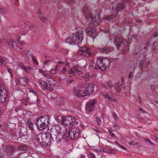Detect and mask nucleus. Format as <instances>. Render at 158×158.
Instances as JSON below:
<instances>
[{
  "mask_svg": "<svg viewBox=\"0 0 158 158\" xmlns=\"http://www.w3.org/2000/svg\"><path fill=\"white\" fill-rule=\"evenodd\" d=\"M50 131V137L55 139L57 142H60L62 139L66 141L69 139L66 127L60 128L58 125L53 127Z\"/></svg>",
  "mask_w": 158,
  "mask_h": 158,
  "instance_id": "nucleus-1",
  "label": "nucleus"
},
{
  "mask_svg": "<svg viewBox=\"0 0 158 158\" xmlns=\"http://www.w3.org/2000/svg\"><path fill=\"white\" fill-rule=\"evenodd\" d=\"M94 87V85L92 84L86 85L83 88L74 87L73 89V94L76 97L82 98L93 94Z\"/></svg>",
  "mask_w": 158,
  "mask_h": 158,
  "instance_id": "nucleus-2",
  "label": "nucleus"
},
{
  "mask_svg": "<svg viewBox=\"0 0 158 158\" xmlns=\"http://www.w3.org/2000/svg\"><path fill=\"white\" fill-rule=\"evenodd\" d=\"M85 18L90 20V22L89 23L90 25L97 26L99 24L100 15L99 14L95 13L94 16L92 15L91 12L89 9V7L88 6H84L83 9Z\"/></svg>",
  "mask_w": 158,
  "mask_h": 158,
  "instance_id": "nucleus-3",
  "label": "nucleus"
},
{
  "mask_svg": "<svg viewBox=\"0 0 158 158\" xmlns=\"http://www.w3.org/2000/svg\"><path fill=\"white\" fill-rule=\"evenodd\" d=\"M110 60L107 58L98 57L96 60L95 65L93 66L95 69L105 71L108 69L110 64Z\"/></svg>",
  "mask_w": 158,
  "mask_h": 158,
  "instance_id": "nucleus-4",
  "label": "nucleus"
},
{
  "mask_svg": "<svg viewBox=\"0 0 158 158\" xmlns=\"http://www.w3.org/2000/svg\"><path fill=\"white\" fill-rule=\"evenodd\" d=\"M132 38L136 40V37L134 35L132 37L130 36L128 38V43L126 40L122 37L118 36H115L114 38V43L118 48H119L121 44H123L125 48L123 50L125 52H127L129 50V45Z\"/></svg>",
  "mask_w": 158,
  "mask_h": 158,
  "instance_id": "nucleus-5",
  "label": "nucleus"
},
{
  "mask_svg": "<svg viewBox=\"0 0 158 158\" xmlns=\"http://www.w3.org/2000/svg\"><path fill=\"white\" fill-rule=\"evenodd\" d=\"M84 37L82 30H79L70 35L66 39L67 43L70 44H77L81 42Z\"/></svg>",
  "mask_w": 158,
  "mask_h": 158,
  "instance_id": "nucleus-6",
  "label": "nucleus"
},
{
  "mask_svg": "<svg viewBox=\"0 0 158 158\" xmlns=\"http://www.w3.org/2000/svg\"><path fill=\"white\" fill-rule=\"evenodd\" d=\"M49 116L47 115L38 118L36 123L38 127L41 130L45 129L49 124Z\"/></svg>",
  "mask_w": 158,
  "mask_h": 158,
  "instance_id": "nucleus-7",
  "label": "nucleus"
},
{
  "mask_svg": "<svg viewBox=\"0 0 158 158\" xmlns=\"http://www.w3.org/2000/svg\"><path fill=\"white\" fill-rule=\"evenodd\" d=\"M79 53L86 56H93L95 55V52L94 50L85 46L82 47L79 49Z\"/></svg>",
  "mask_w": 158,
  "mask_h": 158,
  "instance_id": "nucleus-8",
  "label": "nucleus"
},
{
  "mask_svg": "<svg viewBox=\"0 0 158 158\" xmlns=\"http://www.w3.org/2000/svg\"><path fill=\"white\" fill-rule=\"evenodd\" d=\"M68 138L69 137L72 139H77L80 136L79 131L78 129L73 128L70 129L68 135Z\"/></svg>",
  "mask_w": 158,
  "mask_h": 158,
  "instance_id": "nucleus-9",
  "label": "nucleus"
},
{
  "mask_svg": "<svg viewBox=\"0 0 158 158\" xmlns=\"http://www.w3.org/2000/svg\"><path fill=\"white\" fill-rule=\"evenodd\" d=\"M39 135H40V144H47L51 141L50 133L49 134L46 133L45 132H41L40 133V134Z\"/></svg>",
  "mask_w": 158,
  "mask_h": 158,
  "instance_id": "nucleus-10",
  "label": "nucleus"
},
{
  "mask_svg": "<svg viewBox=\"0 0 158 158\" xmlns=\"http://www.w3.org/2000/svg\"><path fill=\"white\" fill-rule=\"evenodd\" d=\"M126 8V5L123 2H120L118 3L116 6L114 8L112 7L113 12H114L117 15L119 12H122L125 10Z\"/></svg>",
  "mask_w": 158,
  "mask_h": 158,
  "instance_id": "nucleus-11",
  "label": "nucleus"
},
{
  "mask_svg": "<svg viewBox=\"0 0 158 158\" xmlns=\"http://www.w3.org/2000/svg\"><path fill=\"white\" fill-rule=\"evenodd\" d=\"M85 32L88 35L90 36L93 39L96 37V32L94 28L88 27L87 28Z\"/></svg>",
  "mask_w": 158,
  "mask_h": 158,
  "instance_id": "nucleus-12",
  "label": "nucleus"
},
{
  "mask_svg": "<svg viewBox=\"0 0 158 158\" xmlns=\"http://www.w3.org/2000/svg\"><path fill=\"white\" fill-rule=\"evenodd\" d=\"M98 49L101 53L106 54L112 52L114 50L113 48L106 46L103 48H98Z\"/></svg>",
  "mask_w": 158,
  "mask_h": 158,
  "instance_id": "nucleus-13",
  "label": "nucleus"
},
{
  "mask_svg": "<svg viewBox=\"0 0 158 158\" xmlns=\"http://www.w3.org/2000/svg\"><path fill=\"white\" fill-rule=\"evenodd\" d=\"M97 101L95 99L90 100L89 102L87 103L86 106V109L88 111H90L94 110V106L96 103Z\"/></svg>",
  "mask_w": 158,
  "mask_h": 158,
  "instance_id": "nucleus-14",
  "label": "nucleus"
},
{
  "mask_svg": "<svg viewBox=\"0 0 158 158\" xmlns=\"http://www.w3.org/2000/svg\"><path fill=\"white\" fill-rule=\"evenodd\" d=\"M15 150V148L14 146L11 145H9L6 147L5 152L6 153H10L14 152Z\"/></svg>",
  "mask_w": 158,
  "mask_h": 158,
  "instance_id": "nucleus-15",
  "label": "nucleus"
},
{
  "mask_svg": "<svg viewBox=\"0 0 158 158\" xmlns=\"http://www.w3.org/2000/svg\"><path fill=\"white\" fill-rule=\"evenodd\" d=\"M41 89L43 90H45L47 89L48 84L42 80H40L38 81Z\"/></svg>",
  "mask_w": 158,
  "mask_h": 158,
  "instance_id": "nucleus-16",
  "label": "nucleus"
},
{
  "mask_svg": "<svg viewBox=\"0 0 158 158\" xmlns=\"http://www.w3.org/2000/svg\"><path fill=\"white\" fill-rule=\"evenodd\" d=\"M7 97V93L6 89H0V99H6Z\"/></svg>",
  "mask_w": 158,
  "mask_h": 158,
  "instance_id": "nucleus-17",
  "label": "nucleus"
},
{
  "mask_svg": "<svg viewBox=\"0 0 158 158\" xmlns=\"http://www.w3.org/2000/svg\"><path fill=\"white\" fill-rule=\"evenodd\" d=\"M69 127H72L75 124H77L76 122V119L75 117L73 116H69Z\"/></svg>",
  "mask_w": 158,
  "mask_h": 158,
  "instance_id": "nucleus-18",
  "label": "nucleus"
},
{
  "mask_svg": "<svg viewBox=\"0 0 158 158\" xmlns=\"http://www.w3.org/2000/svg\"><path fill=\"white\" fill-rule=\"evenodd\" d=\"M48 85L50 86H54L56 85L57 81L50 77L47 78Z\"/></svg>",
  "mask_w": 158,
  "mask_h": 158,
  "instance_id": "nucleus-19",
  "label": "nucleus"
},
{
  "mask_svg": "<svg viewBox=\"0 0 158 158\" xmlns=\"http://www.w3.org/2000/svg\"><path fill=\"white\" fill-rule=\"evenodd\" d=\"M114 14H113L112 15H108L104 17V19L105 20H113L114 19H115L116 16L117 15L115 14L114 12H113Z\"/></svg>",
  "mask_w": 158,
  "mask_h": 158,
  "instance_id": "nucleus-20",
  "label": "nucleus"
},
{
  "mask_svg": "<svg viewBox=\"0 0 158 158\" xmlns=\"http://www.w3.org/2000/svg\"><path fill=\"white\" fill-rule=\"evenodd\" d=\"M76 67L78 68L77 65L76 66V67L73 66V68L69 71V73L70 74H73L74 75L77 74V72H79L80 71L78 70V69H77Z\"/></svg>",
  "mask_w": 158,
  "mask_h": 158,
  "instance_id": "nucleus-21",
  "label": "nucleus"
},
{
  "mask_svg": "<svg viewBox=\"0 0 158 158\" xmlns=\"http://www.w3.org/2000/svg\"><path fill=\"white\" fill-rule=\"evenodd\" d=\"M101 85L102 86L106 89H107L109 87L111 88L113 86V84L110 81H108L106 84L102 83Z\"/></svg>",
  "mask_w": 158,
  "mask_h": 158,
  "instance_id": "nucleus-22",
  "label": "nucleus"
},
{
  "mask_svg": "<svg viewBox=\"0 0 158 158\" xmlns=\"http://www.w3.org/2000/svg\"><path fill=\"white\" fill-rule=\"evenodd\" d=\"M63 123L67 127H69V116H67L64 117Z\"/></svg>",
  "mask_w": 158,
  "mask_h": 158,
  "instance_id": "nucleus-23",
  "label": "nucleus"
},
{
  "mask_svg": "<svg viewBox=\"0 0 158 158\" xmlns=\"http://www.w3.org/2000/svg\"><path fill=\"white\" fill-rule=\"evenodd\" d=\"M54 102L56 103V105L60 106L64 103L63 99H54Z\"/></svg>",
  "mask_w": 158,
  "mask_h": 158,
  "instance_id": "nucleus-24",
  "label": "nucleus"
},
{
  "mask_svg": "<svg viewBox=\"0 0 158 158\" xmlns=\"http://www.w3.org/2000/svg\"><path fill=\"white\" fill-rule=\"evenodd\" d=\"M19 148L20 150L27 151L28 148V147L24 144L19 146Z\"/></svg>",
  "mask_w": 158,
  "mask_h": 158,
  "instance_id": "nucleus-25",
  "label": "nucleus"
},
{
  "mask_svg": "<svg viewBox=\"0 0 158 158\" xmlns=\"http://www.w3.org/2000/svg\"><path fill=\"white\" fill-rule=\"evenodd\" d=\"M7 43L8 45L11 47H13L16 45V43L12 40H8L7 41Z\"/></svg>",
  "mask_w": 158,
  "mask_h": 158,
  "instance_id": "nucleus-26",
  "label": "nucleus"
},
{
  "mask_svg": "<svg viewBox=\"0 0 158 158\" xmlns=\"http://www.w3.org/2000/svg\"><path fill=\"white\" fill-rule=\"evenodd\" d=\"M64 118V117L61 115H59L56 118V121L58 123H63Z\"/></svg>",
  "mask_w": 158,
  "mask_h": 158,
  "instance_id": "nucleus-27",
  "label": "nucleus"
},
{
  "mask_svg": "<svg viewBox=\"0 0 158 158\" xmlns=\"http://www.w3.org/2000/svg\"><path fill=\"white\" fill-rule=\"evenodd\" d=\"M39 19L40 21L44 23H46L48 21V19L43 15H40L39 17Z\"/></svg>",
  "mask_w": 158,
  "mask_h": 158,
  "instance_id": "nucleus-28",
  "label": "nucleus"
},
{
  "mask_svg": "<svg viewBox=\"0 0 158 158\" xmlns=\"http://www.w3.org/2000/svg\"><path fill=\"white\" fill-rule=\"evenodd\" d=\"M129 144L130 145L133 146H137L138 147H140L141 144L138 142L135 143L134 141H131L129 143Z\"/></svg>",
  "mask_w": 158,
  "mask_h": 158,
  "instance_id": "nucleus-29",
  "label": "nucleus"
},
{
  "mask_svg": "<svg viewBox=\"0 0 158 158\" xmlns=\"http://www.w3.org/2000/svg\"><path fill=\"white\" fill-rule=\"evenodd\" d=\"M17 65L20 67V69L23 70L25 72H27L26 68L22 64L18 63L17 64Z\"/></svg>",
  "mask_w": 158,
  "mask_h": 158,
  "instance_id": "nucleus-30",
  "label": "nucleus"
},
{
  "mask_svg": "<svg viewBox=\"0 0 158 158\" xmlns=\"http://www.w3.org/2000/svg\"><path fill=\"white\" fill-rule=\"evenodd\" d=\"M114 87L118 92H119L120 91L121 89L120 86V83H116Z\"/></svg>",
  "mask_w": 158,
  "mask_h": 158,
  "instance_id": "nucleus-31",
  "label": "nucleus"
},
{
  "mask_svg": "<svg viewBox=\"0 0 158 158\" xmlns=\"http://www.w3.org/2000/svg\"><path fill=\"white\" fill-rule=\"evenodd\" d=\"M25 139L26 140H29L30 139H32L33 138L31 137V135L29 134H27L25 135Z\"/></svg>",
  "mask_w": 158,
  "mask_h": 158,
  "instance_id": "nucleus-32",
  "label": "nucleus"
},
{
  "mask_svg": "<svg viewBox=\"0 0 158 158\" xmlns=\"http://www.w3.org/2000/svg\"><path fill=\"white\" fill-rule=\"evenodd\" d=\"M102 95L103 96V98L107 99H112V98H110L109 95L107 93H102Z\"/></svg>",
  "mask_w": 158,
  "mask_h": 158,
  "instance_id": "nucleus-33",
  "label": "nucleus"
},
{
  "mask_svg": "<svg viewBox=\"0 0 158 158\" xmlns=\"http://www.w3.org/2000/svg\"><path fill=\"white\" fill-rule=\"evenodd\" d=\"M22 103L23 104L27 105L29 104L28 99H22Z\"/></svg>",
  "mask_w": 158,
  "mask_h": 158,
  "instance_id": "nucleus-34",
  "label": "nucleus"
},
{
  "mask_svg": "<svg viewBox=\"0 0 158 158\" xmlns=\"http://www.w3.org/2000/svg\"><path fill=\"white\" fill-rule=\"evenodd\" d=\"M0 63L3 65H5L6 64V62L2 58V57L1 56H0Z\"/></svg>",
  "mask_w": 158,
  "mask_h": 158,
  "instance_id": "nucleus-35",
  "label": "nucleus"
},
{
  "mask_svg": "<svg viewBox=\"0 0 158 158\" xmlns=\"http://www.w3.org/2000/svg\"><path fill=\"white\" fill-rule=\"evenodd\" d=\"M90 77L89 74L88 73H86L84 75V78L85 81L88 80Z\"/></svg>",
  "mask_w": 158,
  "mask_h": 158,
  "instance_id": "nucleus-36",
  "label": "nucleus"
},
{
  "mask_svg": "<svg viewBox=\"0 0 158 158\" xmlns=\"http://www.w3.org/2000/svg\"><path fill=\"white\" fill-rule=\"evenodd\" d=\"M57 70V67H56L54 68H53L51 71L50 73L52 74H55L56 73Z\"/></svg>",
  "mask_w": 158,
  "mask_h": 158,
  "instance_id": "nucleus-37",
  "label": "nucleus"
},
{
  "mask_svg": "<svg viewBox=\"0 0 158 158\" xmlns=\"http://www.w3.org/2000/svg\"><path fill=\"white\" fill-rule=\"evenodd\" d=\"M73 81V79L72 78L71 76H69L67 81V84H69L70 83H71Z\"/></svg>",
  "mask_w": 158,
  "mask_h": 158,
  "instance_id": "nucleus-38",
  "label": "nucleus"
},
{
  "mask_svg": "<svg viewBox=\"0 0 158 158\" xmlns=\"http://www.w3.org/2000/svg\"><path fill=\"white\" fill-rule=\"evenodd\" d=\"M19 136L18 138H22L23 137L25 136V135L24 133L22 132L21 131H20L19 133Z\"/></svg>",
  "mask_w": 158,
  "mask_h": 158,
  "instance_id": "nucleus-39",
  "label": "nucleus"
},
{
  "mask_svg": "<svg viewBox=\"0 0 158 158\" xmlns=\"http://www.w3.org/2000/svg\"><path fill=\"white\" fill-rule=\"evenodd\" d=\"M52 86H50V85H48L47 86V89H48V90L51 91H53L54 89L53 88L51 87Z\"/></svg>",
  "mask_w": 158,
  "mask_h": 158,
  "instance_id": "nucleus-40",
  "label": "nucleus"
},
{
  "mask_svg": "<svg viewBox=\"0 0 158 158\" xmlns=\"http://www.w3.org/2000/svg\"><path fill=\"white\" fill-rule=\"evenodd\" d=\"M118 151V150L115 149H111L110 153L112 154H114L116 153Z\"/></svg>",
  "mask_w": 158,
  "mask_h": 158,
  "instance_id": "nucleus-41",
  "label": "nucleus"
},
{
  "mask_svg": "<svg viewBox=\"0 0 158 158\" xmlns=\"http://www.w3.org/2000/svg\"><path fill=\"white\" fill-rule=\"evenodd\" d=\"M111 148H108L105 149L104 152L107 153H110Z\"/></svg>",
  "mask_w": 158,
  "mask_h": 158,
  "instance_id": "nucleus-42",
  "label": "nucleus"
},
{
  "mask_svg": "<svg viewBox=\"0 0 158 158\" xmlns=\"http://www.w3.org/2000/svg\"><path fill=\"white\" fill-rule=\"evenodd\" d=\"M145 141L146 142L149 143L152 145H155V144L154 143L151 141L150 140L148 139H146Z\"/></svg>",
  "mask_w": 158,
  "mask_h": 158,
  "instance_id": "nucleus-43",
  "label": "nucleus"
},
{
  "mask_svg": "<svg viewBox=\"0 0 158 158\" xmlns=\"http://www.w3.org/2000/svg\"><path fill=\"white\" fill-rule=\"evenodd\" d=\"M23 81L26 83L28 82L29 81V79L27 77H24L23 78Z\"/></svg>",
  "mask_w": 158,
  "mask_h": 158,
  "instance_id": "nucleus-44",
  "label": "nucleus"
},
{
  "mask_svg": "<svg viewBox=\"0 0 158 158\" xmlns=\"http://www.w3.org/2000/svg\"><path fill=\"white\" fill-rule=\"evenodd\" d=\"M26 69L27 70V72H25L27 73H29V70H30L31 71L32 70H33V69L30 66H27V68H26Z\"/></svg>",
  "mask_w": 158,
  "mask_h": 158,
  "instance_id": "nucleus-45",
  "label": "nucleus"
},
{
  "mask_svg": "<svg viewBox=\"0 0 158 158\" xmlns=\"http://www.w3.org/2000/svg\"><path fill=\"white\" fill-rule=\"evenodd\" d=\"M30 91L31 92H32L36 95H37V94H38V93L36 91L32 89H31Z\"/></svg>",
  "mask_w": 158,
  "mask_h": 158,
  "instance_id": "nucleus-46",
  "label": "nucleus"
},
{
  "mask_svg": "<svg viewBox=\"0 0 158 158\" xmlns=\"http://www.w3.org/2000/svg\"><path fill=\"white\" fill-rule=\"evenodd\" d=\"M143 62L142 61H140L139 63V67L140 69H142L143 66Z\"/></svg>",
  "mask_w": 158,
  "mask_h": 158,
  "instance_id": "nucleus-47",
  "label": "nucleus"
},
{
  "mask_svg": "<svg viewBox=\"0 0 158 158\" xmlns=\"http://www.w3.org/2000/svg\"><path fill=\"white\" fill-rule=\"evenodd\" d=\"M17 80L16 81V84L18 85H20L21 86H24V85H23L22 83H20V80L19 79H17Z\"/></svg>",
  "mask_w": 158,
  "mask_h": 158,
  "instance_id": "nucleus-48",
  "label": "nucleus"
},
{
  "mask_svg": "<svg viewBox=\"0 0 158 158\" xmlns=\"http://www.w3.org/2000/svg\"><path fill=\"white\" fill-rule=\"evenodd\" d=\"M96 121L98 124L100 125L101 124V121L100 118H97Z\"/></svg>",
  "mask_w": 158,
  "mask_h": 158,
  "instance_id": "nucleus-49",
  "label": "nucleus"
},
{
  "mask_svg": "<svg viewBox=\"0 0 158 158\" xmlns=\"http://www.w3.org/2000/svg\"><path fill=\"white\" fill-rule=\"evenodd\" d=\"M122 1L127 3H130L132 2V0H122Z\"/></svg>",
  "mask_w": 158,
  "mask_h": 158,
  "instance_id": "nucleus-50",
  "label": "nucleus"
},
{
  "mask_svg": "<svg viewBox=\"0 0 158 158\" xmlns=\"http://www.w3.org/2000/svg\"><path fill=\"white\" fill-rule=\"evenodd\" d=\"M0 12L2 13H6V11L4 9L1 8H0Z\"/></svg>",
  "mask_w": 158,
  "mask_h": 158,
  "instance_id": "nucleus-51",
  "label": "nucleus"
},
{
  "mask_svg": "<svg viewBox=\"0 0 158 158\" xmlns=\"http://www.w3.org/2000/svg\"><path fill=\"white\" fill-rule=\"evenodd\" d=\"M7 69L8 71L11 74V76L12 77V73H13L12 70V69H10L9 68H8Z\"/></svg>",
  "mask_w": 158,
  "mask_h": 158,
  "instance_id": "nucleus-52",
  "label": "nucleus"
},
{
  "mask_svg": "<svg viewBox=\"0 0 158 158\" xmlns=\"http://www.w3.org/2000/svg\"><path fill=\"white\" fill-rule=\"evenodd\" d=\"M94 151L97 152H102V149H100L99 150H98L97 148H95L94 149Z\"/></svg>",
  "mask_w": 158,
  "mask_h": 158,
  "instance_id": "nucleus-53",
  "label": "nucleus"
},
{
  "mask_svg": "<svg viewBox=\"0 0 158 158\" xmlns=\"http://www.w3.org/2000/svg\"><path fill=\"white\" fill-rule=\"evenodd\" d=\"M102 31L103 33H104L105 34H106L107 35H108L110 33V32L109 30H103Z\"/></svg>",
  "mask_w": 158,
  "mask_h": 158,
  "instance_id": "nucleus-54",
  "label": "nucleus"
},
{
  "mask_svg": "<svg viewBox=\"0 0 158 158\" xmlns=\"http://www.w3.org/2000/svg\"><path fill=\"white\" fill-rule=\"evenodd\" d=\"M112 115L115 119H117L118 118V117L117 116V114L115 113H113L112 114Z\"/></svg>",
  "mask_w": 158,
  "mask_h": 158,
  "instance_id": "nucleus-55",
  "label": "nucleus"
},
{
  "mask_svg": "<svg viewBox=\"0 0 158 158\" xmlns=\"http://www.w3.org/2000/svg\"><path fill=\"white\" fill-rule=\"evenodd\" d=\"M27 125H30L33 124L32 123V121L30 120H28L27 122Z\"/></svg>",
  "mask_w": 158,
  "mask_h": 158,
  "instance_id": "nucleus-56",
  "label": "nucleus"
},
{
  "mask_svg": "<svg viewBox=\"0 0 158 158\" xmlns=\"http://www.w3.org/2000/svg\"><path fill=\"white\" fill-rule=\"evenodd\" d=\"M139 110L140 111L142 112L143 113H146V112L145 111V110L143 109L141 107H140L139 109Z\"/></svg>",
  "mask_w": 158,
  "mask_h": 158,
  "instance_id": "nucleus-57",
  "label": "nucleus"
},
{
  "mask_svg": "<svg viewBox=\"0 0 158 158\" xmlns=\"http://www.w3.org/2000/svg\"><path fill=\"white\" fill-rule=\"evenodd\" d=\"M40 102L39 99H36V101H34V102H33L32 103H35L37 105L39 103V102Z\"/></svg>",
  "mask_w": 158,
  "mask_h": 158,
  "instance_id": "nucleus-58",
  "label": "nucleus"
},
{
  "mask_svg": "<svg viewBox=\"0 0 158 158\" xmlns=\"http://www.w3.org/2000/svg\"><path fill=\"white\" fill-rule=\"evenodd\" d=\"M32 59H33V61L34 62H35L36 64H38V63L36 59H35V58H34V57H32Z\"/></svg>",
  "mask_w": 158,
  "mask_h": 158,
  "instance_id": "nucleus-59",
  "label": "nucleus"
},
{
  "mask_svg": "<svg viewBox=\"0 0 158 158\" xmlns=\"http://www.w3.org/2000/svg\"><path fill=\"white\" fill-rule=\"evenodd\" d=\"M114 127H117V128H115L116 129H119V128L120 127V126H119V125L118 124V123H116V124L114 125Z\"/></svg>",
  "mask_w": 158,
  "mask_h": 158,
  "instance_id": "nucleus-60",
  "label": "nucleus"
},
{
  "mask_svg": "<svg viewBox=\"0 0 158 158\" xmlns=\"http://www.w3.org/2000/svg\"><path fill=\"white\" fill-rule=\"evenodd\" d=\"M40 139L39 138H36L35 140V142H37L40 143Z\"/></svg>",
  "mask_w": 158,
  "mask_h": 158,
  "instance_id": "nucleus-61",
  "label": "nucleus"
},
{
  "mask_svg": "<svg viewBox=\"0 0 158 158\" xmlns=\"http://www.w3.org/2000/svg\"><path fill=\"white\" fill-rule=\"evenodd\" d=\"M40 73H42L43 76L45 73V72L42 69H40Z\"/></svg>",
  "mask_w": 158,
  "mask_h": 158,
  "instance_id": "nucleus-62",
  "label": "nucleus"
},
{
  "mask_svg": "<svg viewBox=\"0 0 158 158\" xmlns=\"http://www.w3.org/2000/svg\"><path fill=\"white\" fill-rule=\"evenodd\" d=\"M44 76L46 78H47L48 77H50L49 75L48 74L46 73L44 75Z\"/></svg>",
  "mask_w": 158,
  "mask_h": 158,
  "instance_id": "nucleus-63",
  "label": "nucleus"
},
{
  "mask_svg": "<svg viewBox=\"0 0 158 158\" xmlns=\"http://www.w3.org/2000/svg\"><path fill=\"white\" fill-rule=\"evenodd\" d=\"M33 125L34 124L30 125H28V126L29 129L31 130L33 129Z\"/></svg>",
  "mask_w": 158,
  "mask_h": 158,
  "instance_id": "nucleus-64",
  "label": "nucleus"
}]
</instances>
